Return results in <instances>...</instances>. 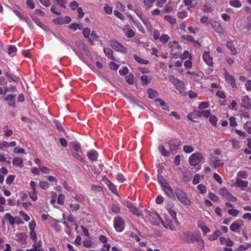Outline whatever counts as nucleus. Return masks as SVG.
Masks as SVG:
<instances>
[{
  "label": "nucleus",
  "mask_w": 251,
  "mask_h": 251,
  "mask_svg": "<svg viewBox=\"0 0 251 251\" xmlns=\"http://www.w3.org/2000/svg\"><path fill=\"white\" fill-rule=\"evenodd\" d=\"M204 157L200 152H196L193 153L190 156L188 159L190 165L194 167L196 166L201 162H204Z\"/></svg>",
  "instance_id": "f257e3e1"
},
{
  "label": "nucleus",
  "mask_w": 251,
  "mask_h": 251,
  "mask_svg": "<svg viewBox=\"0 0 251 251\" xmlns=\"http://www.w3.org/2000/svg\"><path fill=\"white\" fill-rule=\"evenodd\" d=\"M209 165L214 169L223 166L224 163L219 158L214 154H210L208 158Z\"/></svg>",
  "instance_id": "f03ea898"
},
{
  "label": "nucleus",
  "mask_w": 251,
  "mask_h": 251,
  "mask_svg": "<svg viewBox=\"0 0 251 251\" xmlns=\"http://www.w3.org/2000/svg\"><path fill=\"white\" fill-rule=\"evenodd\" d=\"M176 195L179 201L183 204L189 205L191 204V201L188 198L187 195L182 190L176 189Z\"/></svg>",
  "instance_id": "7ed1b4c3"
},
{
  "label": "nucleus",
  "mask_w": 251,
  "mask_h": 251,
  "mask_svg": "<svg viewBox=\"0 0 251 251\" xmlns=\"http://www.w3.org/2000/svg\"><path fill=\"white\" fill-rule=\"evenodd\" d=\"M114 227L117 232H122L125 227V223L124 220L120 217H116L113 221Z\"/></svg>",
  "instance_id": "20e7f679"
},
{
  "label": "nucleus",
  "mask_w": 251,
  "mask_h": 251,
  "mask_svg": "<svg viewBox=\"0 0 251 251\" xmlns=\"http://www.w3.org/2000/svg\"><path fill=\"white\" fill-rule=\"evenodd\" d=\"M76 46L79 50V51L75 50V51L79 57L80 58V54L82 53L86 55L88 54L89 50L87 49V46L84 43L81 41H77L76 42Z\"/></svg>",
  "instance_id": "39448f33"
},
{
  "label": "nucleus",
  "mask_w": 251,
  "mask_h": 251,
  "mask_svg": "<svg viewBox=\"0 0 251 251\" xmlns=\"http://www.w3.org/2000/svg\"><path fill=\"white\" fill-rule=\"evenodd\" d=\"M109 44L115 50L125 53L127 52V49L116 40H110L109 41Z\"/></svg>",
  "instance_id": "423d86ee"
},
{
  "label": "nucleus",
  "mask_w": 251,
  "mask_h": 251,
  "mask_svg": "<svg viewBox=\"0 0 251 251\" xmlns=\"http://www.w3.org/2000/svg\"><path fill=\"white\" fill-rule=\"evenodd\" d=\"M181 238L183 241L189 243H193L194 241H198L200 240L199 237L195 236L191 232L183 233L181 236Z\"/></svg>",
  "instance_id": "0eeeda50"
},
{
  "label": "nucleus",
  "mask_w": 251,
  "mask_h": 251,
  "mask_svg": "<svg viewBox=\"0 0 251 251\" xmlns=\"http://www.w3.org/2000/svg\"><path fill=\"white\" fill-rule=\"evenodd\" d=\"M181 144V142L179 139L170 140L168 142L170 147V151L172 152H176L178 150Z\"/></svg>",
  "instance_id": "6e6552de"
},
{
  "label": "nucleus",
  "mask_w": 251,
  "mask_h": 251,
  "mask_svg": "<svg viewBox=\"0 0 251 251\" xmlns=\"http://www.w3.org/2000/svg\"><path fill=\"white\" fill-rule=\"evenodd\" d=\"M209 24L211 25L212 28L218 33L222 34L224 33V30L219 22L210 20L209 21Z\"/></svg>",
  "instance_id": "1a4fd4ad"
},
{
  "label": "nucleus",
  "mask_w": 251,
  "mask_h": 251,
  "mask_svg": "<svg viewBox=\"0 0 251 251\" xmlns=\"http://www.w3.org/2000/svg\"><path fill=\"white\" fill-rule=\"evenodd\" d=\"M149 220L153 225H158L162 221L161 217L156 212H153L149 215Z\"/></svg>",
  "instance_id": "9d476101"
},
{
  "label": "nucleus",
  "mask_w": 251,
  "mask_h": 251,
  "mask_svg": "<svg viewBox=\"0 0 251 251\" xmlns=\"http://www.w3.org/2000/svg\"><path fill=\"white\" fill-rule=\"evenodd\" d=\"M224 76L226 82L228 83H230L233 88H236L237 85L235 83V80L234 78V77L232 75H229L226 69H224Z\"/></svg>",
  "instance_id": "9b49d317"
},
{
  "label": "nucleus",
  "mask_w": 251,
  "mask_h": 251,
  "mask_svg": "<svg viewBox=\"0 0 251 251\" xmlns=\"http://www.w3.org/2000/svg\"><path fill=\"white\" fill-rule=\"evenodd\" d=\"M12 238L21 244H24L26 239V235L25 233H17L13 235Z\"/></svg>",
  "instance_id": "f8f14e48"
},
{
  "label": "nucleus",
  "mask_w": 251,
  "mask_h": 251,
  "mask_svg": "<svg viewBox=\"0 0 251 251\" xmlns=\"http://www.w3.org/2000/svg\"><path fill=\"white\" fill-rule=\"evenodd\" d=\"M244 225L243 221L239 220L233 222L230 226V229L234 232H237L238 229H240Z\"/></svg>",
  "instance_id": "ddd939ff"
},
{
  "label": "nucleus",
  "mask_w": 251,
  "mask_h": 251,
  "mask_svg": "<svg viewBox=\"0 0 251 251\" xmlns=\"http://www.w3.org/2000/svg\"><path fill=\"white\" fill-rule=\"evenodd\" d=\"M162 187L165 193L170 198L173 199V198L175 197L173 189L171 188L170 186H169V185L168 183L163 186Z\"/></svg>",
  "instance_id": "4468645a"
},
{
  "label": "nucleus",
  "mask_w": 251,
  "mask_h": 251,
  "mask_svg": "<svg viewBox=\"0 0 251 251\" xmlns=\"http://www.w3.org/2000/svg\"><path fill=\"white\" fill-rule=\"evenodd\" d=\"M202 57L204 61L206 63L207 65H208L209 66H212L213 65V58L210 55V53L209 52L204 51Z\"/></svg>",
  "instance_id": "2eb2a0df"
},
{
  "label": "nucleus",
  "mask_w": 251,
  "mask_h": 251,
  "mask_svg": "<svg viewBox=\"0 0 251 251\" xmlns=\"http://www.w3.org/2000/svg\"><path fill=\"white\" fill-rule=\"evenodd\" d=\"M248 181L243 180L241 179H239V178H236L234 186L236 187L246 188L248 187Z\"/></svg>",
  "instance_id": "dca6fc26"
},
{
  "label": "nucleus",
  "mask_w": 251,
  "mask_h": 251,
  "mask_svg": "<svg viewBox=\"0 0 251 251\" xmlns=\"http://www.w3.org/2000/svg\"><path fill=\"white\" fill-rule=\"evenodd\" d=\"M243 103L242 106L246 109H249L251 107V99L248 96H245L242 98Z\"/></svg>",
  "instance_id": "f3484780"
},
{
  "label": "nucleus",
  "mask_w": 251,
  "mask_h": 251,
  "mask_svg": "<svg viewBox=\"0 0 251 251\" xmlns=\"http://www.w3.org/2000/svg\"><path fill=\"white\" fill-rule=\"evenodd\" d=\"M4 218L6 220H8L10 225H11L12 226H13L14 225L15 221L17 219H19V217H13L9 213H7L5 214V215H4Z\"/></svg>",
  "instance_id": "a211bd4d"
},
{
  "label": "nucleus",
  "mask_w": 251,
  "mask_h": 251,
  "mask_svg": "<svg viewBox=\"0 0 251 251\" xmlns=\"http://www.w3.org/2000/svg\"><path fill=\"white\" fill-rule=\"evenodd\" d=\"M226 46L227 48L230 50L232 54L235 55L237 54V52L235 47V44L233 41H228L226 42Z\"/></svg>",
  "instance_id": "6ab92c4d"
},
{
  "label": "nucleus",
  "mask_w": 251,
  "mask_h": 251,
  "mask_svg": "<svg viewBox=\"0 0 251 251\" xmlns=\"http://www.w3.org/2000/svg\"><path fill=\"white\" fill-rule=\"evenodd\" d=\"M87 155L89 159L92 161H96L98 157V152L93 150L89 151Z\"/></svg>",
  "instance_id": "aec40b11"
},
{
  "label": "nucleus",
  "mask_w": 251,
  "mask_h": 251,
  "mask_svg": "<svg viewBox=\"0 0 251 251\" xmlns=\"http://www.w3.org/2000/svg\"><path fill=\"white\" fill-rule=\"evenodd\" d=\"M13 165L22 167L23 166V159L21 157H16L12 161Z\"/></svg>",
  "instance_id": "412c9836"
},
{
  "label": "nucleus",
  "mask_w": 251,
  "mask_h": 251,
  "mask_svg": "<svg viewBox=\"0 0 251 251\" xmlns=\"http://www.w3.org/2000/svg\"><path fill=\"white\" fill-rule=\"evenodd\" d=\"M4 73L5 74V75L7 77V78L9 79V81H12L15 82H18L19 80V78L16 75L9 74L8 72L4 71Z\"/></svg>",
  "instance_id": "4be33fe9"
},
{
  "label": "nucleus",
  "mask_w": 251,
  "mask_h": 251,
  "mask_svg": "<svg viewBox=\"0 0 251 251\" xmlns=\"http://www.w3.org/2000/svg\"><path fill=\"white\" fill-rule=\"evenodd\" d=\"M69 27L73 30H76L77 29L82 30L84 28V26L82 24L73 23L69 25Z\"/></svg>",
  "instance_id": "5701e85b"
},
{
  "label": "nucleus",
  "mask_w": 251,
  "mask_h": 251,
  "mask_svg": "<svg viewBox=\"0 0 251 251\" xmlns=\"http://www.w3.org/2000/svg\"><path fill=\"white\" fill-rule=\"evenodd\" d=\"M249 176V174L247 172L244 171H240L237 174L236 178H239V179H246Z\"/></svg>",
  "instance_id": "b1692460"
},
{
  "label": "nucleus",
  "mask_w": 251,
  "mask_h": 251,
  "mask_svg": "<svg viewBox=\"0 0 251 251\" xmlns=\"http://www.w3.org/2000/svg\"><path fill=\"white\" fill-rule=\"evenodd\" d=\"M42 245L41 242H39L38 243H34L32 245V248L30 249H27L25 251H41L40 248Z\"/></svg>",
  "instance_id": "393cba45"
},
{
  "label": "nucleus",
  "mask_w": 251,
  "mask_h": 251,
  "mask_svg": "<svg viewBox=\"0 0 251 251\" xmlns=\"http://www.w3.org/2000/svg\"><path fill=\"white\" fill-rule=\"evenodd\" d=\"M148 93L149 94V97L151 99H154L158 96V92L151 88L148 89Z\"/></svg>",
  "instance_id": "a878e982"
},
{
  "label": "nucleus",
  "mask_w": 251,
  "mask_h": 251,
  "mask_svg": "<svg viewBox=\"0 0 251 251\" xmlns=\"http://www.w3.org/2000/svg\"><path fill=\"white\" fill-rule=\"evenodd\" d=\"M164 19L172 25H175L176 23V19L171 15H166Z\"/></svg>",
  "instance_id": "bb28decb"
},
{
  "label": "nucleus",
  "mask_w": 251,
  "mask_h": 251,
  "mask_svg": "<svg viewBox=\"0 0 251 251\" xmlns=\"http://www.w3.org/2000/svg\"><path fill=\"white\" fill-rule=\"evenodd\" d=\"M103 51L107 57L114 60V57L113 56V51L110 49L104 48Z\"/></svg>",
  "instance_id": "cd10ccee"
},
{
  "label": "nucleus",
  "mask_w": 251,
  "mask_h": 251,
  "mask_svg": "<svg viewBox=\"0 0 251 251\" xmlns=\"http://www.w3.org/2000/svg\"><path fill=\"white\" fill-rule=\"evenodd\" d=\"M134 59L138 63L142 64H148L149 63V61L147 60H144L137 55L134 54L133 55Z\"/></svg>",
  "instance_id": "c85d7f7f"
},
{
  "label": "nucleus",
  "mask_w": 251,
  "mask_h": 251,
  "mask_svg": "<svg viewBox=\"0 0 251 251\" xmlns=\"http://www.w3.org/2000/svg\"><path fill=\"white\" fill-rule=\"evenodd\" d=\"M182 39L185 40L186 41H188L189 42H190L191 43H196L198 44H199L198 42L196 41L194 38L191 35H184L181 36Z\"/></svg>",
  "instance_id": "c756f323"
},
{
  "label": "nucleus",
  "mask_w": 251,
  "mask_h": 251,
  "mask_svg": "<svg viewBox=\"0 0 251 251\" xmlns=\"http://www.w3.org/2000/svg\"><path fill=\"white\" fill-rule=\"evenodd\" d=\"M220 235L221 231L219 230H217L213 234L209 235V239L211 241H214L217 239Z\"/></svg>",
  "instance_id": "7c9ffc66"
},
{
  "label": "nucleus",
  "mask_w": 251,
  "mask_h": 251,
  "mask_svg": "<svg viewBox=\"0 0 251 251\" xmlns=\"http://www.w3.org/2000/svg\"><path fill=\"white\" fill-rule=\"evenodd\" d=\"M125 30V34L127 38H132L135 36V33L134 31L130 28H127L126 30Z\"/></svg>",
  "instance_id": "2f4dec72"
},
{
  "label": "nucleus",
  "mask_w": 251,
  "mask_h": 251,
  "mask_svg": "<svg viewBox=\"0 0 251 251\" xmlns=\"http://www.w3.org/2000/svg\"><path fill=\"white\" fill-rule=\"evenodd\" d=\"M170 39V37L168 35L165 34H162L159 40L163 44H166L168 42V41Z\"/></svg>",
  "instance_id": "473e14b6"
},
{
  "label": "nucleus",
  "mask_w": 251,
  "mask_h": 251,
  "mask_svg": "<svg viewBox=\"0 0 251 251\" xmlns=\"http://www.w3.org/2000/svg\"><path fill=\"white\" fill-rule=\"evenodd\" d=\"M183 151L186 153H190L194 151V149L191 145H185L183 148Z\"/></svg>",
  "instance_id": "72a5a7b5"
},
{
  "label": "nucleus",
  "mask_w": 251,
  "mask_h": 251,
  "mask_svg": "<svg viewBox=\"0 0 251 251\" xmlns=\"http://www.w3.org/2000/svg\"><path fill=\"white\" fill-rule=\"evenodd\" d=\"M188 15V12L185 10L178 11L176 13V16L178 18L183 19L186 18Z\"/></svg>",
  "instance_id": "f704fd0d"
},
{
  "label": "nucleus",
  "mask_w": 251,
  "mask_h": 251,
  "mask_svg": "<svg viewBox=\"0 0 251 251\" xmlns=\"http://www.w3.org/2000/svg\"><path fill=\"white\" fill-rule=\"evenodd\" d=\"M141 80L144 85H146L148 84L151 81V77L150 76H148L146 75H143L141 76Z\"/></svg>",
  "instance_id": "c9c22d12"
},
{
  "label": "nucleus",
  "mask_w": 251,
  "mask_h": 251,
  "mask_svg": "<svg viewBox=\"0 0 251 251\" xmlns=\"http://www.w3.org/2000/svg\"><path fill=\"white\" fill-rule=\"evenodd\" d=\"M2 146L5 148H9L10 147H15L16 143L15 141L8 142L7 141H3L1 142Z\"/></svg>",
  "instance_id": "e433bc0d"
},
{
  "label": "nucleus",
  "mask_w": 251,
  "mask_h": 251,
  "mask_svg": "<svg viewBox=\"0 0 251 251\" xmlns=\"http://www.w3.org/2000/svg\"><path fill=\"white\" fill-rule=\"evenodd\" d=\"M126 80L129 84H132L134 83L133 75L130 73L126 76Z\"/></svg>",
  "instance_id": "4c0bfd02"
},
{
  "label": "nucleus",
  "mask_w": 251,
  "mask_h": 251,
  "mask_svg": "<svg viewBox=\"0 0 251 251\" xmlns=\"http://www.w3.org/2000/svg\"><path fill=\"white\" fill-rule=\"evenodd\" d=\"M161 222L163 226L166 228H169L171 230H173L174 229V226L171 222H168V221L166 222L163 221Z\"/></svg>",
  "instance_id": "58836bf2"
},
{
  "label": "nucleus",
  "mask_w": 251,
  "mask_h": 251,
  "mask_svg": "<svg viewBox=\"0 0 251 251\" xmlns=\"http://www.w3.org/2000/svg\"><path fill=\"white\" fill-rule=\"evenodd\" d=\"M158 149H159L160 152H161V154L163 156H170V152L168 151H167V150H166L164 146H162L159 147Z\"/></svg>",
  "instance_id": "ea45409f"
},
{
  "label": "nucleus",
  "mask_w": 251,
  "mask_h": 251,
  "mask_svg": "<svg viewBox=\"0 0 251 251\" xmlns=\"http://www.w3.org/2000/svg\"><path fill=\"white\" fill-rule=\"evenodd\" d=\"M230 193L226 188H222L219 190V194L226 199Z\"/></svg>",
  "instance_id": "a19ab883"
},
{
  "label": "nucleus",
  "mask_w": 251,
  "mask_h": 251,
  "mask_svg": "<svg viewBox=\"0 0 251 251\" xmlns=\"http://www.w3.org/2000/svg\"><path fill=\"white\" fill-rule=\"evenodd\" d=\"M157 180L158 182L161 185L162 187L167 184L166 179L161 175H158Z\"/></svg>",
  "instance_id": "79ce46f5"
},
{
  "label": "nucleus",
  "mask_w": 251,
  "mask_h": 251,
  "mask_svg": "<svg viewBox=\"0 0 251 251\" xmlns=\"http://www.w3.org/2000/svg\"><path fill=\"white\" fill-rule=\"evenodd\" d=\"M130 211L133 214L139 216L141 215L142 211L139 210L134 205L130 208Z\"/></svg>",
  "instance_id": "37998d69"
},
{
  "label": "nucleus",
  "mask_w": 251,
  "mask_h": 251,
  "mask_svg": "<svg viewBox=\"0 0 251 251\" xmlns=\"http://www.w3.org/2000/svg\"><path fill=\"white\" fill-rule=\"evenodd\" d=\"M29 236L30 238L33 240L34 243H37V238L36 233L35 230H30L29 233Z\"/></svg>",
  "instance_id": "c03bdc74"
},
{
  "label": "nucleus",
  "mask_w": 251,
  "mask_h": 251,
  "mask_svg": "<svg viewBox=\"0 0 251 251\" xmlns=\"http://www.w3.org/2000/svg\"><path fill=\"white\" fill-rule=\"evenodd\" d=\"M156 0H143V3L145 6H146L148 8H149L152 7V4Z\"/></svg>",
  "instance_id": "a18cd8bd"
},
{
  "label": "nucleus",
  "mask_w": 251,
  "mask_h": 251,
  "mask_svg": "<svg viewBox=\"0 0 251 251\" xmlns=\"http://www.w3.org/2000/svg\"><path fill=\"white\" fill-rule=\"evenodd\" d=\"M169 45L171 48H174L175 49H176L178 50H179L181 48V46L178 44L177 42L176 41L170 42L169 43Z\"/></svg>",
  "instance_id": "49530a36"
},
{
  "label": "nucleus",
  "mask_w": 251,
  "mask_h": 251,
  "mask_svg": "<svg viewBox=\"0 0 251 251\" xmlns=\"http://www.w3.org/2000/svg\"><path fill=\"white\" fill-rule=\"evenodd\" d=\"M230 4L231 6L234 7H240L242 6L241 2L238 0H233L230 1Z\"/></svg>",
  "instance_id": "de8ad7c7"
},
{
  "label": "nucleus",
  "mask_w": 251,
  "mask_h": 251,
  "mask_svg": "<svg viewBox=\"0 0 251 251\" xmlns=\"http://www.w3.org/2000/svg\"><path fill=\"white\" fill-rule=\"evenodd\" d=\"M108 187L111 190V191L114 193L116 194L117 193V190L115 186V185L110 182L109 180L108 181L107 184Z\"/></svg>",
  "instance_id": "09e8293b"
},
{
  "label": "nucleus",
  "mask_w": 251,
  "mask_h": 251,
  "mask_svg": "<svg viewBox=\"0 0 251 251\" xmlns=\"http://www.w3.org/2000/svg\"><path fill=\"white\" fill-rule=\"evenodd\" d=\"M198 226L199 227H200L201 229L202 230L204 235H205L207 233L209 232L210 231L209 228L207 227L206 226L201 225L200 224H199Z\"/></svg>",
  "instance_id": "8fccbe9b"
},
{
  "label": "nucleus",
  "mask_w": 251,
  "mask_h": 251,
  "mask_svg": "<svg viewBox=\"0 0 251 251\" xmlns=\"http://www.w3.org/2000/svg\"><path fill=\"white\" fill-rule=\"evenodd\" d=\"M244 128L249 133H251V122H247L244 125Z\"/></svg>",
  "instance_id": "3c124183"
},
{
  "label": "nucleus",
  "mask_w": 251,
  "mask_h": 251,
  "mask_svg": "<svg viewBox=\"0 0 251 251\" xmlns=\"http://www.w3.org/2000/svg\"><path fill=\"white\" fill-rule=\"evenodd\" d=\"M155 101H157L159 102L160 105L162 107L163 109H167L168 108V106L166 104V103L161 99H156L155 100Z\"/></svg>",
  "instance_id": "603ef678"
},
{
  "label": "nucleus",
  "mask_w": 251,
  "mask_h": 251,
  "mask_svg": "<svg viewBox=\"0 0 251 251\" xmlns=\"http://www.w3.org/2000/svg\"><path fill=\"white\" fill-rule=\"evenodd\" d=\"M197 188L199 192L202 194L205 193L206 192V187L201 184H199Z\"/></svg>",
  "instance_id": "864d4df0"
},
{
  "label": "nucleus",
  "mask_w": 251,
  "mask_h": 251,
  "mask_svg": "<svg viewBox=\"0 0 251 251\" xmlns=\"http://www.w3.org/2000/svg\"><path fill=\"white\" fill-rule=\"evenodd\" d=\"M37 191L29 192L28 195L30 198L33 201H36L37 200Z\"/></svg>",
  "instance_id": "5fc2aeb1"
},
{
  "label": "nucleus",
  "mask_w": 251,
  "mask_h": 251,
  "mask_svg": "<svg viewBox=\"0 0 251 251\" xmlns=\"http://www.w3.org/2000/svg\"><path fill=\"white\" fill-rule=\"evenodd\" d=\"M33 21L37 25H38L42 28L45 29L46 26L42 22H41L39 19L35 18L34 19Z\"/></svg>",
  "instance_id": "6e6d98bb"
},
{
  "label": "nucleus",
  "mask_w": 251,
  "mask_h": 251,
  "mask_svg": "<svg viewBox=\"0 0 251 251\" xmlns=\"http://www.w3.org/2000/svg\"><path fill=\"white\" fill-rule=\"evenodd\" d=\"M209 103L206 101L201 102L199 105L198 108L200 109H204L208 107Z\"/></svg>",
  "instance_id": "4d7b16f0"
},
{
  "label": "nucleus",
  "mask_w": 251,
  "mask_h": 251,
  "mask_svg": "<svg viewBox=\"0 0 251 251\" xmlns=\"http://www.w3.org/2000/svg\"><path fill=\"white\" fill-rule=\"evenodd\" d=\"M39 185L44 190L47 189L49 187V184L47 182L44 181H40Z\"/></svg>",
  "instance_id": "13d9d810"
},
{
  "label": "nucleus",
  "mask_w": 251,
  "mask_h": 251,
  "mask_svg": "<svg viewBox=\"0 0 251 251\" xmlns=\"http://www.w3.org/2000/svg\"><path fill=\"white\" fill-rule=\"evenodd\" d=\"M83 245L85 247L89 248H91L93 246V242L92 241L89 240H85L83 241Z\"/></svg>",
  "instance_id": "bf43d9fd"
},
{
  "label": "nucleus",
  "mask_w": 251,
  "mask_h": 251,
  "mask_svg": "<svg viewBox=\"0 0 251 251\" xmlns=\"http://www.w3.org/2000/svg\"><path fill=\"white\" fill-rule=\"evenodd\" d=\"M15 177V176L14 175L8 176L6 179V183L8 185L11 184L13 183Z\"/></svg>",
  "instance_id": "052dcab7"
},
{
  "label": "nucleus",
  "mask_w": 251,
  "mask_h": 251,
  "mask_svg": "<svg viewBox=\"0 0 251 251\" xmlns=\"http://www.w3.org/2000/svg\"><path fill=\"white\" fill-rule=\"evenodd\" d=\"M232 144V148L234 149H238L240 147V143L236 140L232 139L230 141Z\"/></svg>",
  "instance_id": "680f3d73"
},
{
  "label": "nucleus",
  "mask_w": 251,
  "mask_h": 251,
  "mask_svg": "<svg viewBox=\"0 0 251 251\" xmlns=\"http://www.w3.org/2000/svg\"><path fill=\"white\" fill-rule=\"evenodd\" d=\"M251 247L250 243H246L245 245H240L238 247V250L240 251H244L247 250Z\"/></svg>",
  "instance_id": "e2e57ef3"
},
{
  "label": "nucleus",
  "mask_w": 251,
  "mask_h": 251,
  "mask_svg": "<svg viewBox=\"0 0 251 251\" xmlns=\"http://www.w3.org/2000/svg\"><path fill=\"white\" fill-rule=\"evenodd\" d=\"M111 211L115 213V214H118L120 212V209L119 207L115 204H113L111 207Z\"/></svg>",
  "instance_id": "0e129e2a"
},
{
  "label": "nucleus",
  "mask_w": 251,
  "mask_h": 251,
  "mask_svg": "<svg viewBox=\"0 0 251 251\" xmlns=\"http://www.w3.org/2000/svg\"><path fill=\"white\" fill-rule=\"evenodd\" d=\"M117 180L120 182H124L126 178L124 175L121 173H118L116 176Z\"/></svg>",
  "instance_id": "69168bd1"
},
{
  "label": "nucleus",
  "mask_w": 251,
  "mask_h": 251,
  "mask_svg": "<svg viewBox=\"0 0 251 251\" xmlns=\"http://www.w3.org/2000/svg\"><path fill=\"white\" fill-rule=\"evenodd\" d=\"M228 213L233 216L236 217L239 214V211L235 209H229L228 210Z\"/></svg>",
  "instance_id": "338daca9"
},
{
  "label": "nucleus",
  "mask_w": 251,
  "mask_h": 251,
  "mask_svg": "<svg viewBox=\"0 0 251 251\" xmlns=\"http://www.w3.org/2000/svg\"><path fill=\"white\" fill-rule=\"evenodd\" d=\"M19 214L20 216L23 217L25 221L27 222L30 220L29 216H28L24 211H20L19 212Z\"/></svg>",
  "instance_id": "774afa93"
}]
</instances>
